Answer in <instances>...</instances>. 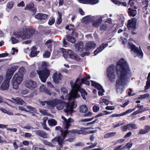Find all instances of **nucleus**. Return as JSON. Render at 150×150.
I'll use <instances>...</instances> for the list:
<instances>
[{
    "mask_svg": "<svg viewBox=\"0 0 150 150\" xmlns=\"http://www.w3.org/2000/svg\"><path fill=\"white\" fill-rule=\"evenodd\" d=\"M116 70L117 79L116 82V88L118 93L121 94L126 85L128 77L131 76V72L125 60L120 59L117 62Z\"/></svg>",
    "mask_w": 150,
    "mask_h": 150,
    "instance_id": "1",
    "label": "nucleus"
},
{
    "mask_svg": "<svg viewBox=\"0 0 150 150\" xmlns=\"http://www.w3.org/2000/svg\"><path fill=\"white\" fill-rule=\"evenodd\" d=\"M80 77H79L77 78L74 83L73 81H70V84L72 89L70 93L66 96V99L70 100L79 97L80 95L78 93L79 91L81 93L83 98L86 99V96H87V93L84 89L80 88V86L81 83H85L86 80L90 79V76L89 75H87L86 77L81 79V82L80 81Z\"/></svg>",
    "mask_w": 150,
    "mask_h": 150,
    "instance_id": "2",
    "label": "nucleus"
},
{
    "mask_svg": "<svg viewBox=\"0 0 150 150\" xmlns=\"http://www.w3.org/2000/svg\"><path fill=\"white\" fill-rule=\"evenodd\" d=\"M34 32V29L31 27L26 26L21 30L14 32L13 35L17 38L25 40L31 38Z\"/></svg>",
    "mask_w": 150,
    "mask_h": 150,
    "instance_id": "3",
    "label": "nucleus"
},
{
    "mask_svg": "<svg viewBox=\"0 0 150 150\" xmlns=\"http://www.w3.org/2000/svg\"><path fill=\"white\" fill-rule=\"evenodd\" d=\"M61 118L63 120L62 122L63 127L65 130H62L60 126L56 127L55 129L60 131L61 133V137L63 138V139H65L68 133V131L67 130L71 126V124L74 123V120L71 118L67 119L63 116H61Z\"/></svg>",
    "mask_w": 150,
    "mask_h": 150,
    "instance_id": "4",
    "label": "nucleus"
},
{
    "mask_svg": "<svg viewBox=\"0 0 150 150\" xmlns=\"http://www.w3.org/2000/svg\"><path fill=\"white\" fill-rule=\"evenodd\" d=\"M42 65L43 68H45L48 66L49 64L47 62H43L42 63ZM37 71L41 81L44 83L45 82L46 79L50 75V71L44 68L42 70H40L39 69Z\"/></svg>",
    "mask_w": 150,
    "mask_h": 150,
    "instance_id": "5",
    "label": "nucleus"
},
{
    "mask_svg": "<svg viewBox=\"0 0 150 150\" xmlns=\"http://www.w3.org/2000/svg\"><path fill=\"white\" fill-rule=\"evenodd\" d=\"M61 102H58L57 103L56 108L59 110H62L63 108V104H64L66 108L64 109V111L66 112H71L73 111V109L76 108L77 106L76 103L74 102H72L70 105L67 102L65 103L63 102L61 100Z\"/></svg>",
    "mask_w": 150,
    "mask_h": 150,
    "instance_id": "6",
    "label": "nucleus"
},
{
    "mask_svg": "<svg viewBox=\"0 0 150 150\" xmlns=\"http://www.w3.org/2000/svg\"><path fill=\"white\" fill-rule=\"evenodd\" d=\"M61 51L63 53V56L65 58H69L77 61H79L80 59L78 56L72 51L70 50H66L62 48Z\"/></svg>",
    "mask_w": 150,
    "mask_h": 150,
    "instance_id": "7",
    "label": "nucleus"
},
{
    "mask_svg": "<svg viewBox=\"0 0 150 150\" xmlns=\"http://www.w3.org/2000/svg\"><path fill=\"white\" fill-rule=\"evenodd\" d=\"M23 77L21 76L18 74H15L13 76L11 81L13 88L17 90L18 88V86L22 82Z\"/></svg>",
    "mask_w": 150,
    "mask_h": 150,
    "instance_id": "8",
    "label": "nucleus"
},
{
    "mask_svg": "<svg viewBox=\"0 0 150 150\" xmlns=\"http://www.w3.org/2000/svg\"><path fill=\"white\" fill-rule=\"evenodd\" d=\"M9 79H4L3 75L0 76V89L2 91L8 90L9 86Z\"/></svg>",
    "mask_w": 150,
    "mask_h": 150,
    "instance_id": "9",
    "label": "nucleus"
},
{
    "mask_svg": "<svg viewBox=\"0 0 150 150\" xmlns=\"http://www.w3.org/2000/svg\"><path fill=\"white\" fill-rule=\"evenodd\" d=\"M107 74L109 80L111 82L114 81L116 78L114 66L111 65L107 69Z\"/></svg>",
    "mask_w": 150,
    "mask_h": 150,
    "instance_id": "10",
    "label": "nucleus"
},
{
    "mask_svg": "<svg viewBox=\"0 0 150 150\" xmlns=\"http://www.w3.org/2000/svg\"><path fill=\"white\" fill-rule=\"evenodd\" d=\"M129 47L131 49V50L137 54L139 58L143 57V54L140 49L139 48L134 45L130 43H129Z\"/></svg>",
    "mask_w": 150,
    "mask_h": 150,
    "instance_id": "11",
    "label": "nucleus"
},
{
    "mask_svg": "<svg viewBox=\"0 0 150 150\" xmlns=\"http://www.w3.org/2000/svg\"><path fill=\"white\" fill-rule=\"evenodd\" d=\"M105 17H108L107 15L105 14V15L100 16L99 19L97 20L96 21H93L95 19V17L94 16H88L86 17V18H89V21H93V25L95 27H98L100 23L102 21V19L104 18Z\"/></svg>",
    "mask_w": 150,
    "mask_h": 150,
    "instance_id": "12",
    "label": "nucleus"
},
{
    "mask_svg": "<svg viewBox=\"0 0 150 150\" xmlns=\"http://www.w3.org/2000/svg\"><path fill=\"white\" fill-rule=\"evenodd\" d=\"M25 85L26 87L31 90H34L38 86L37 83L32 80L26 81Z\"/></svg>",
    "mask_w": 150,
    "mask_h": 150,
    "instance_id": "13",
    "label": "nucleus"
},
{
    "mask_svg": "<svg viewBox=\"0 0 150 150\" xmlns=\"http://www.w3.org/2000/svg\"><path fill=\"white\" fill-rule=\"evenodd\" d=\"M64 139H63V138H62L61 137H56L52 140L51 142L54 145L56 144V142H57L61 148H62L63 140Z\"/></svg>",
    "mask_w": 150,
    "mask_h": 150,
    "instance_id": "14",
    "label": "nucleus"
},
{
    "mask_svg": "<svg viewBox=\"0 0 150 150\" xmlns=\"http://www.w3.org/2000/svg\"><path fill=\"white\" fill-rule=\"evenodd\" d=\"M136 20L134 18H133L132 20H129L128 21L127 24V27L129 30H135L136 29Z\"/></svg>",
    "mask_w": 150,
    "mask_h": 150,
    "instance_id": "15",
    "label": "nucleus"
},
{
    "mask_svg": "<svg viewBox=\"0 0 150 150\" xmlns=\"http://www.w3.org/2000/svg\"><path fill=\"white\" fill-rule=\"evenodd\" d=\"M58 102H61L60 100L55 99L51 101H47L46 102V106L49 108L54 107Z\"/></svg>",
    "mask_w": 150,
    "mask_h": 150,
    "instance_id": "16",
    "label": "nucleus"
},
{
    "mask_svg": "<svg viewBox=\"0 0 150 150\" xmlns=\"http://www.w3.org/2000/svg\"><path fill=\"white\" fill-rule=\"evenodd\" d=\"M96 45V44L92 41L87 42L85 45V49L86 50H89L95 48Z\"/></svg>",
    "mask_w": 150,
    "mask_h": 150,
    "instance_id": "17",
    "label": "nucleus"
},
{
    "mask_svg": "<svg viewBox=\"0 0 150 150\" xmlns=\"http://www.w3.org/2000/svg\"><path fill=\"white\" fill-rule=\"evenodd\" d=\"M62 76L59 73H54L52 76L53 81L55 84H58L61 80Z\"/></svg>",
    "mask_w": 150,
    "mask_h": 150,
    "instance_id": "18",
    "label": "nucleus"
},
{
    "mask_svg": "<svg viewBox=\"0 0 150 150\" xmlns=\"http://www.w3.org/2000/svg\"><path fill=\"white\" fill-rule=\"evenodd\" d=\"M135 109L136 108H135L133 109H129L126 110L125 112H122L120 114H113L110 116V117H119L121 116H123L128 114L129 113H131L132 111H134Z\"/></svg>",
    "mask_w": 150,
    "mask_h": 150,
    "instance_id": "19",
    "label": "nucleus"
},
{
    "mask_svg": "<svg viewBox=\"0 0 150 150\" xmlns=\"http://www.w3.org/2000/svg\"><path fill=\"white\" fill-rule=\"evenodd\" d=\"M35 132L37 135L43 138H48L49 137V135L44 131L38 130H35Z\"/></svg>",
    "mask_w": 150,
    "mask_h": 150,
    "instance_id": "20",
    "label": "nucleus"
},
{
    "mask_svg": "<svg viewBox=\"0 0 150 150\" xmlns=\"http://www.w3.org/2000/svg\"><path fill=\"white\" fill-rule=\"evenodd\" d=\"M68 133L70 132L74 134H83L86 135L87 134L86 132L82 129L78 130L76 129H73L70 130H68Z\"/></svg>",
    "mask_w": 150,
    "mask_h": 150,
    "instance_id": "21",
    "label": "nucleus"
},
{
    "mask_svg": "<svg viewBox=\"0 0 150 150\" xmlns=\"http://www.w3.org/2000/svg\"><path fill=\"white\" fill-rule=\"evenodd\" d=\"M108 46V44H102L100 45L99 47L97 48L94 51V54L95 55H96L98 53L100 52Z\"/></svg>",
    "mask_w": 150,
    "mask_h": 150,
    "instance_id": "22",
    "label": "nucleus"
},
{
    "mask_svg": "<svg viewBox=\"0 0 150 150\" xmlns=\"http://www.w3.org/2000/svg\"><path fill=\"white\" fill-rule=\"evenodd\" d=\"M12 99L13 100V102L18 105H22L25 104V101L20 98L17 97L16 98H12Z\"/></svg>",
    "mask_w": 150,
    "mask_h": 150,
    "instance_id": "23",
    "label": "nucleus"
},
{
    "mask_svg": "<svg viewBox=\"0 0 150 150\" xmlns=\"http://www.w3.org/2000/svg\"><path fill=\"white\" fill-rule=\"evenodd\" d=\"M25 10H27L35 12L36 11V8L34 7V4L32 3H30L26 5L25 8Z\"/></svg>",
    "mask_w": 150,
    "mask_h": 150,
    "instance_id": "24",
    "label": "nucleus"
},
{
    "mask_svg": "<svg viewBox=\"0 0 150 150\" xmlns=\"http://www.w3.org/2000/svg\"><path fill=\"white\" fill-rule=\"evenodd\" d=\"M83 42L81 41L78 42L77 44L75 45V50L76 51L80 52L82 51L83 48Z\"/></svg>",
    "mask_w": 150,
    "mask_h": 150,
    "instance_id": "25",
    "label": "nucleus"
},
{
    "mask_svg": "<svg viewBox=\"0 0 150 150\" xmlns=\"http://www.w3.org/2000/svg\"><path fill=\"white\" fill-rule=\"evenodd\" d=\"M39 90L40 92H44L49 95H51L50 91L45 88L44 85H42L40 86Z\"/></svg>",
    "mask_w": 150,
    "mask_h": 150,
    "instance_id": "26",
    "label": "nucleus"
},
{
    "mask_svg": "<svg viewBox=\"0 0 150 150\" xmlns=\"http://www.w3.org/2000/svg\"><path fill=\"white\" fill-rule=\"evenodd\" d=\"M79 110L81 113H85L87 111L88 108L86 105H83L79 106Z\"/></svg>",
    "mask_w": 150,
    "mask_h": 150,
    "instance_id": "27",
    "label": "nucleus"
},
{
    "mask_svg": "<svg viewBox=\"0 0 150 150\" xmlns=\"http://www.w3.org/2000/svg\"><path fill=\"white\" fill-rule=\"evenodd\" d=\"M36 51V49L35 47H33L31 49V51L30 54V56L32 57H34L36 56L39 53V51Z\"/></svg>",
    "mask_w": 150,
    "mask_h": 150,
    "instance_id": "28",
    "label": "nucleus"
},
{
    "mask_svg": "<svg viewBox=\"0 0 150 150\" xmlns=\"http://www.w3.org/2000/svg\"><path fill=\"white\" fill-rule=\"evenodd\" d=\"M90 81L91 82V85L92 86L98 89H102V86L98 83L92 80H91Z\"/></svg>",
    "mask_w": 150,
    "mask_h": 150,
    "instance_id": "29",
    "label": "nucleus"
},
{
    "mask_svg": "<svg viewBox=\"0 0 150 150\" xmlns=\"http://www.w3.org/2000/svg\"><path fill=\"white\" fill-rule=\"evenodd\" d=\"M14 73L12 72L10 69H8L7 71L6 74V79H9L11 78Z\"/></svg>",
    "mask_w": 150,
    "mask_h": 150,
    "instance_id": "30",
    "label": "nucleus"
},
{
    "mask_svg": "<svg viewBox=\"0 0 150 150\" xmlns=\"http://www.w3.org/2000/svg\"><path fill=\"white\" fill-rule=\"evenodd\" d=\"M128 13L129 16H134L137 14V11L135 10H132L130 8L128 9Z\"/></svg>",
    "mask_w": 150,
    "mask_h": 150,
    "instance_id": "31",
    "label": "nucleus"
},
{
    "mask_svg": "<svg viewBox=\"0 0 150 150\" xmlns=\"http://www.w3.org/2000/svg\"><path fill=\"white\" fill-rule=\"evenodd\" d=\"M114 3L118 5L119 6H126L127 4L125 3L121 2L117 0H111Z\"/></svg>",
    "mask_w": 150,
    "mask_h": 150,
    "instance_id": "32",
    "label": "nucleus"
},
{
    "mask_svg": "<svg viewBox=\"0 0 150 150\" xmlns=\"http://www.w3.org/2000/svg\"><path fill=\"white\" fill-rule=\"evenodd\" d=\"M66 37L67 38V40L68 41L72 43H74L75 42L76 39L74 37L67 35L66 36Z\"/></svg>",
    "mask_w": 150,
    "mask_h": 150,
    "instance_id": "33",
    "label": "nucleus"
},
{
    "mask_svg": "<svg viewBox=\"0 0 150 150\" xmlns=\"http://www.w3.org/2000/svg\"><path fill=\"white\" fill-rule=\"evenodd\" d=\"M45 45H46L48 48L49 49L50 51L52 50V41L51 40H47L45 43Z\"/></svg>",
    "mask_w": 150,
    "mask_h": 150,
    "instance_id": "34",
    "label": "nucleus"
},
{
    "mask_svg": "<svg viewBox=\"0 0 150 150\" xmlns=\"http://www.w3.org/2000/svg\"><path fill=\"white\" fill-rule=\"evenodd\" d=\"M128 129L129 130L136 129L137 128V126L134 124H127Z\"/></svg>",
    "mask_w": 150,
    "mask_h": 150,
    "instance_id": "35",
    "label": "nucleus"
},
{
    "mask_svg": "<svg viewBox=\"0 0 150 150\" xmlns=\"http://www.w3.org/2000/svg\"><path fill=\"white\" fill-rule=\"evenodd\" d=\"M116 133L115 132H111L106 134L104 137L105 139H108L109 138L111 137L116 134Z\"/></svg>",
    "mask_w": 150,
    "mask_h": 150,
    "instance_id": "36",
    "label": "nucleus"
},
{
    "mask_svg": "<svg viewBox=\"0 0 150 150\" xmlns=\"http://www.w3.org/2000/svg\"><path fill=\"white\" fill-rule=\"evenodd\" d=\"M48 122L49 125L51 126H54L57 125L56 121L54 119H50L48 120Z\"/></svg>",
    "mask_w": 150,
    "mask_h": 150,
    "instance_id": "37",
    "label": "nucleus"
},
{
    "mask_svg": "<svg viewBox=\"0 0 150 150\" xmlns=\"http://www.w3.org/2000/svg\"><path fill=\"white\" fill-rule=\"evenodd\" d=\"M25 72V68L23 67H21L18 71L16 74H18L20 75L23 77V75Z\"/></svg>",
    "mask_w": 150,
    "mask_h": 150,
    "instance_id": "38",
    "label": "nucleus"
},
{
    "mask_svg": "<svg viewBox=\"0 0 150 150\" xmlns=\"http://www.w3.org/2000/svg\"><path fill=\"white\" fill-rule=\"evenodd\" d=\"M150 86V72L149 73L147 81L146 82V85L145 86V89H147Z\"/></svg>",
    "mask_w": 150,
    "mask_h": 150,
    "instance_id": "39",
    "label": "nucleus"
},
{
    "mask_svg": "<svg viewBox=\"0 0 150 150\" xmlns=\"http://www.w3.org/2000/svg\"><path fill=\"white\" fill-rule=\"evenodd\" d=\"M39 111L43 115L49 116L51 115L50 114L47 113L46 110L45 109H40Z\"/></svg>",
    "mask_w": 150,
    "mask_h": 150,
    "instance_id": "40",
    "label": "nucleus"
},
{
    "mask_svg": "<svg viewBox=\"0 0 150 150\" xmlns=\"http://www.w3.org/2000/svg\"><path fill=\"white\" fill-rule=\"evenodd\" d=\"M58 17L57 18L56 23L58 25H59L61 23L62 21V19L61 18L62 15L59 12H58Z\"/></svg>",
    "mask_w": 150,
    "mask_h": 150,
    "instance_id": "41",
    "label": "nucleus"
},
{
    "mask_svg": "<svg viewBox=\"0 0 150 150\" xmlns=\"http://www.w3.org/2000/svg\"><path fill=\"white\" fill-rule=\"evenodd\" d=\"M50 55V52H48L45 51L44 52V53L43 54V56L44 58H49Z\"/></svg>",
    "mask_w": 150,
    "mask_h": 150,
    "instance_id": "42",
    "label": "nucleus"
},
{
    "mask_svg": "<svg viewBox=\"0 0 150 150\" xmlns=\"http://www.w3.org/2000/svg\"><path fill=\"white\" fill-rule=\"evenodd\" d=\"M14 2L13 1L8 2L7 4V7L10 9L12 8L13 6Z\"/></svg>",
    "mask_w": 150,
    "mask_h": 150,
    "instance_id": "43",
    "label": "nucleus"
},
{
    "mask_svg": "<svg viewBox=\"0 0 150 150\" xmlns=\"http://www.w3.org/2000/svg\"><path fill=\"white\" fill-rule=\"evenodd\" d=\"M88 4H96L99 2L98 0H88Z\"/></svg>",
    "mask_w": 150,
    "mask_h": 150,
    "instance_id": "44",
    "label": "nucleus"
},
{
    "mask_svg": "<svg viewBox=\"0 0 150 150\" xmlns=\"http://www.w3.org/2000/svg\"><path fill=\"white\" fill-rule=\"evenodd\" d=\"M10 40H11L12 44H16L18 42V41L14 37H12L11 38Z\"/></svg>",
    "mask_w": 150,
    "mask_h": 150,
    "instance_id": "45",
    "label": "nucleus"
},
{
    "mask_svg": "<svg viewBox=\"0 0 150 150\" xmlns=\"http://www.w3.org/2000/svg\"><path fill=\"white\" fill-rule=\"evenodd\" d=\"M99 107L97 105H95L93 106V111L94 112H97L99 111Z\"/></svg>",
    "mask_w": 150,
    "mask_h": 150,
    "instance_id": "46",
    "label": "nucleus"
},
{
    "mask_svg": "<svg viewBox=\"0 0 150 150\" xmlns=\"http://www.w3.org/2000/svg\"><path fill=\"white\" fill-rule=\"evenodd\" d=\"M74 27V25L72 24H69L66 27V28L68 29L69 30H72V28Z\"/></svg>",
    "mask_w": 150,
    "mask_h": 150,
    "instance_id": "47",
    "label": "nucleus"
},
{
    "mask_svg": "<svg viewBox=\"0 0 150 150\" xmlns=\"http://www.w3.org/2000/svg\"><path fill=\"white\" fill-rule=\"evenodd\" d=\"M134 1H132L131 0H129V5L130 6L132 7H134V8L135 9H137V7H136L135 6H134Z\"/></svg>",
    "mask_w": 150,
    "mask_h": 150,
    "instance_id": "48",
    "label": "nucleus"
},
{
    "mask_svg": "<svg viewBox=\"0 0 150 150\" xmlns=\"http://www.w3.org/2000/svg\"><path fill=\"white\" fill-rule=\"evenodd\" d=\"M149 94L148 93L145 94L141 95L139 97V99H144L146 98H147L149 96Z\"/></svg>",
    "mask_w": 150,
    "mask_h": 150,
    "instance_id": "49",
    "label": "nucleus"
},
{
    "mask_svg": "<svg viewBox=\"0 0 150 150\" xmlns=\"http://www.w3.org/2000/svg\"><path fill=\"white\" fill-rule=\"evenodd\" d=\"M122 130L123 132H125L128 129L127 125L122 126L121 127Z\"/></svg>",
    "mask_w": 150,
    "mask_h": 150,
    "instance_id": "50",
    "label": "nucleus"
},
{
    "mask_svg": "<svg viewBox=\"0 0 150 150\" xmlns=\"http://www.w3.org/2000/svg\"><path fill=\"white\" fill-rule=\"evenodd\" d=\"M88 0H78L80 3L84 4H88Z\"/></svg>",
    "mask_w": 150,
    "mask_h": 150,
    "instance_id": "51",
    "label": "nucleus"
},
{
    "mask_svg": "<svg viewBox=\"0 0 150 150\" xmlns=\"http://www.w3.org/2000/svg\"><path fill=\"white\" fill-rule=\"evenodd\" d=\"M97 144V143H95L94 144H93L92 145L89 146H88L87 147L84 148L83 150H85V149H86L92 148L93 147H95L96 146Z\"/></svg>",
    "mask_w": 150,
    "mask_h": 150,
    "instance_id": "52",
    "label": "nucleus"
},
{
    "mask_svg": "<svg viewBox=\"0 0 150 150\" xmlns=\"http://www.w3.org/2000/svg\"><path fill=\"white\" fill-rule=\"evenodd\" d=\"M55 22L54 19L53 18H50L48 24L49 25H51L53 24Z\"/></svg>",
    "mask_w": 150,
    "mask_h": 150,
    "instance_id": "53",
    "label": "nucleus"
},
{
    "mask_svg": "<svg viewBox=\"0 0 150 150\" xmlns=\"http://www.w3.org/2000/svg\"><path fill=\"white\" fill-rule=\"evenodd\" d=\"M42 126L43 128L47 130H49L50 129L47 126L46 123H42Z\"/></svg>",
    "mask_w": 150,
    "mask_h": 150,
    "instance_id": "54",
    "label": "nucleus"
},
{
    "mask_svg": "<svg viewBox=\"0 0 150 150\" xmlns=\"http://www.w3.org/2000/svg\"><path fill=\"white\" fill-rule=\"evenodd\" d=\"M98 90H100V91L98 92V94L100 96H103V93L105 92V91L103 89V87H102V89Z\"/></svg>",
    "mask_w": 150,
    "mask_h": 150,
    "instance_id": "55",
    "label": "nucleus"
},
{
    "mask_svg": "<svg viewBox=\"0 0 150 150\" xmlns=\"http://www.w3.org/2000/svg\"><path fill=\"white\" fill-rule=\"evenodd\" d=\"M23 128L28 129H33V127L30 126V125H25L23 127Z\"/></svg>",
    "mask_w": 150,
    "mask_h": 150,
    "instance_id": "56",
    "label": "nucleus"
},
{
    "mask_svg": "<svg viewBox=\"0 0 150 150\" xmlns=\"http://www.w3.org/2000/svg\"><path fill=\"white\" fill-rule=\"evenodd\" d=\"M3 113H6L8 115H13V113L12 112H11L9 111H7L6 109H5Z\"/></svg>",
    "mask_w": 150,
    "mask_h": 150,
    "instance_id": "57",
    "label": "nucleus"
},
{
    "mask_svg": "<svg viewBox=\"0 0 150 150\" xmlns=\"http://www.w3.org/2000/svg\"><path fill=\"white\" fill-rule=\"evenodd\" d=\"M36 74L35 71H32L30 73V77L31 78H33L35 77Z\"/></svg>",
    "mask_w": 150,
    "mask_h": 150,
    "instance_id": "58",
    "label": "nucleus"
},
{
    "mask_svg": "<svg viewBox=\"0 0 150 150\" xmlns=\"http://www.w3.org/2000/svg\"><path fill=\"white\" fill-rule=\"evenodd\" d=\"M105 108L107 110H113L115 109L114 107L113 106H108Z\"/></svg>",
    "mask_w": 150,
    "mask_h": 150,
    "instance_id": "59",
    "label": "nucleus"
},
{
    "mask_svg": "<svg viewBox=\"0 0 150 150\" xmlns=\"http://www.w3.org/2000/svg\"><path fill=\"white\" fill-rule=\"evenodd\" d=\"M27 108L29 110H30V111H34L35 110V109L33 107H32L31 106H27Z\"/></svg>",
    "mask_w": 150,
    "mask_h": 150,
    "instance_id": "60",
    "label": "nucleus"
},
{
    "mask_svg": "<svg viewBox=\"0 0 150 150\" xmlns=\"http://www.w3.org/2000/svg\"><path fill=\"white\" fill-rule=\"evenodd\" d=\"M125 139H118L117 140L116 142V143L115 144H117L119 143V144H121L123 143V142L125 141Z\"/></svg>",
    "mask_w": 150,
    "mask_h": 150,
    "instance_id": "61",
    "label": "nucleus"
},
{
    "mask_svg": "<svg viewBox=\"0 0 150 150\" xmlns=\"http://www.w3.org/2000/svg\"><path fill=\"white\" fill-rule=\"evenodd\" d=\"M18 68V67L17 66H14L11 68L10 69L11 70H12V72L13 73Z\"/></svg>",
    "mask_w": 150,
    "mask_h": 150,
    "instance_id": "62",
    "label": "nucleus"
},
{
    "mask_svg": "<svg viewBox=\"0 0 150 150\" xmlns=\"http://www.w3.org/2000/svg\"><path fill=\"white\" fill-rule=\"evenodd\" d=\"M147 133L146 132L145 130L144 129H140L139 132V134H144Z\"/></svg>",
    "mask_w": 150,
    "mask_h": 150,
    "instance_id": "63",
    "label": "nucleus"
},
{
    "mask_svg": "<svg viewBox=\"0 0 150 150\" xmlns=\"http://www.w3.org/2000/svg\"><path fill=\"white\" fill-rule=\"evenodd\" d=\"M144 129L146 132L147 133L150 130V127L148 126H145Z\"/></svg>",
    "mask_w": 150,
    "mask_h": 150,
    "instance_id": "64",
    "label": "nucleus"
}]
</instances>
